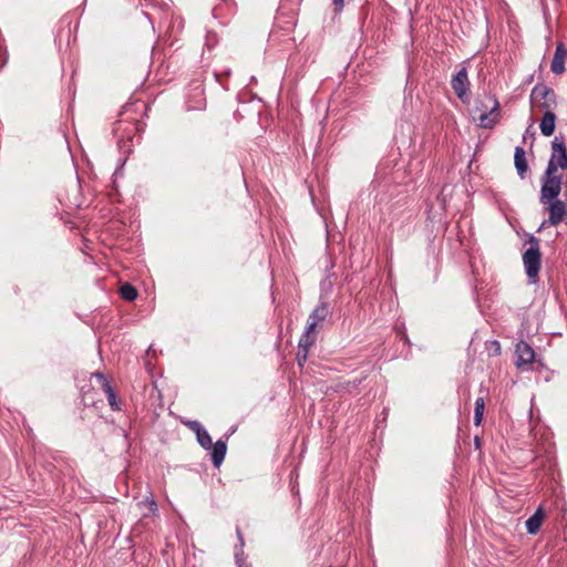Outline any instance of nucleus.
<instances>
[{
  "label": "nucleus",
  "mask_w": 567,
  "mask_h": 567,
  "mask_svg": "<svg viewBox=\"0 0 567 567\" xmlns=\"http://www.w3.org/2000/svg\"><path fill=\"white\" fill-rule=\"evenodd\" d=\"M514 163H515V167L517 169L518 175L522 178H524V176L528 169V165H527V161L525 158V151L520 146H517L515 148Z\"/></svg>",
  "instance_id": "14"
},
{
  "label": "nucleus",
  "mask_w": 567,
  "mask_h": 567,
  "mask_svg": "<svg viewBox=\"0 0 567 567\" xmlns=\"http://www.w3.org/2000/svg\"><path fill=\"white\" fill-rule=\"evenodd\" d=\"M558 168L567 169V153L563 137L556 136L551 142V156L548 161V173L557 172Z\"/></svg>",
  "instance_id": "4"
},
{
  "label": "nucleus",
  "mask_w": 567,
  "mask_h": 567,
  "mask_svg": "<svg viewBox=\"0 0 567 567\" xmlns=\"http://www.w3.org/2000/svg\"><path fill=\"white\" fill-rule=\"evenodd\" d=\"M548 204V219L543 223V227L545 224H549L550 226H557L560 224L565 216H567L566 204L560 199H553Z\"/></svg>",
  "instance_id": "5"
},
{
  "label": "nucleus",
  "mask_w": 567,
  "mask_h": 567,
  "mask_svg": "<svg viewBox=\"0 0 567 567\" xmlns=\"http://www.w3.org/2000/svg\"><path fill=\"white\" fill-rule=\"evenodd\" d=\"M544 519V513L542 508H538L527 520L526 529L529 534L535 535L538 533L540 525Z\"/></svg>",
  "instance_id": "15"
},
{
  "label": "nucleus",
  "mask_w": 567,
  "mask_h": 567,
  "mask_svg": "<svg viewBox=\"0 0 567 567\" xmlns=\"http://www.w3.org/2000/svg\"><path fill=\"white\" fill-rule=\"evenodd\" d=\"M189 427L197 434L198 431L200 432L202 430H204V427L202 426V424L198 422V421H192L189 423Z\"/></svg>",
  "instance_id": "21"
},
{
  "label": "nucleus",
  "mask_w": 567,
  "mask_h": 567,
  "mask_svg": "<svg viewBox=\"0 0 567 567\" xmlns=\"http://www.w3.org/2000/svg\"><path fill=\"white\" fill-rule=\"evenodd\" d=\"M147 504H148V508L152 513H156L157 512V504L154 499H151V501H147Z\"/></svg>",
  "instance_id": "22"
},
{
  "label": "nucleus",
  "mask_w": 567,
  "mask_h": 567,
  "mask_svg": "<svg viewBox=\"0 0 567 567\" xmlns=\"http://www.w3.org/2000/svg\"><path fill=\"white\" fill-rule=\"evenodd\" d=\"M556 115L554 114L553 111H545L544 113V116L542 118V122H540V131H542V134L545 135V136H550L553 135L554 131H555V126H556Z\"/></svg>",
  "instance_id": "12"
},
{
  "label": "nucleus",
  "mask_w": 567,
  "mask_h": 567,
  "mask_svg": "<svg viewBox=\"0 0 567 567\" xmlns=\"http://www.w3.org/2000/svg\"><path fill=\"white\" fill-rule=\"evenodd\" d=\"M93 377L96 379V381L101 385L102 390L106 394L109 404L112 408V410H114V411L120 410V406H118V403L116 400V394H115L114 390L112 389V386L110 385L105 375L103 373L96 372L93 374Z\"/></svg>",
  "instance_id": "9"
},
{
  "label": "nucleus",
  "mask_w": 567,
  "mask_h": 567,
  "mask_svg": "<svg viewBox=\"0 0 567 567\" xmlns=\"http://www.w3.org/2000/svg\"><path fill=\"white\" fill-rule=\"evenodd\" d=\"M316 341V331H310L309 328H306L305 333L301 336L299 340V349L309 350V348Z\"/></svg>",
  "instance_id": "16"
},
{
  "label": "nucleus",
  "mask_w": 567,
  "mask_h": 567,
  "mask_svg": "<svg viewBox=\"0 0 567 567\" xmlns=\"http://www.w3.org/2000/svg\"><path fill=\"white\" fill-rule=\"evenodd\" d=\"M499 104L496 100L493 101V106L491 111L482 112L478 116L480 126L484 128H492L496 122L498 121L499 112H498Z\"/></svg>",
  "instance_id": "10"
},
{
  "label": "nucleus",
  "mask_w": 567,
  "mask_h": 567,
  "mask_svg": "<svg viewBox=\"0 0 567 567\" xmlns=\"http://www.w3.org/2000/svg\"><path fill=\"white\" fill-rule=\"evenodd\" d=\"M567 56V50L563 42L557 43L554 58L550 64V70L555 74H561L565 72V60Z\"/></svg>",
  "instance_id": "8"
},
{
  "label": "nucleus",
  "mask_w": 567,
  "mask_h": 567,
  "mask_svg": "<svg viewBox=\"0 0 567 567\" xmlns=\"http://www.w3.org/2000/svg\"><path fill=\"white\" fill-rule=\"evenodd\" d=\"M494 343H495V346H496V352H499V350H501V346H499V343H498V342H494Z\"/></svg>",
  "instance_id": "25"
},
{
  "label": "nucleus",
  "mask_w": 567,
  "mask_h": 567,
  "mask_svg": "<svg viewBox=\"0 0 567 567\" xmlns=\"http://www.w3.org/2000/svg\"><path fill=\"white\" fill-rule=\"evenodd\" d=\"M561 190V176L557 172L548 173L545 172L542 189H540V202L547 204L553 199H557Z\"/></svg>",
  "instance_id": "3"
},
{
  "label": "nucleus",
  "mask_w": 567,
  "mask_h": 567,
  "mask_svg": "<svg viewBox=\"0 0 567 567\" xmlns=\"http://www.w3.org/2000/svg\"><path fill=\"white\" fill-rule=\"evenodd\" d=\"M196 435L199 445L205 450H210L214 443L208 432L204 429L200 432L198 431Z\"/></svg>",
  "instance_id": "19"
},
{
  "label": "nucleus",
  "mask_w": 567,
  "mask_h": 567,
  "mask_svg": "<svg viewBox=\"0 0 567 567\" xmlns=\"http://www.w3.org/2000/svg\"><path fill=\"white\" fill-rule=\"evenodd\" d=\"M307 358H308V350H303V349H299L298 348L297 360H298V364L300 367L303 365V363L307 361Z\"/></svg>",
  "instance_id": "20"
},
{
  "label": "nucleus",
  "mask_w": 567,
  "mask_h": 567,
  "mask_svg": "<svg viewBox=\"0 0 567 567\" xmlns=\"http://www.w3.org/2000/svg\"><path fill=\"white\" fill-rule=\"evenodd\" d=\"M328 313L329 310L326 305L318 306L309 316L307 328H309L310 331H316V327L327 318Z\"/></svg>",
  "instance_id": "11"
},
{
  "label": "nucleus",
  "mask_w": 567,
  "mask_h": 567,
  "mask_svg": "<svg viewBox=\"0 0 567 567\" xmlns=\"http://www.w3.org/2000/svg\"><path fill=\"white\" fill-rule=\"evenodd\" d=\"M515 353L517 357L516 364L518 368L532 364L535 359V352L533 348L524 341H520L516 344Z\"/></svg>",
  "instance_id": "7"
},
{
  "label": "nucleus",
  "mask_w": 567,
  "mask_h": 567,
  "mask_svg": "<svg viewBox=\"0 0 567 567\" xmlns=\"http://www.w3.org/2000/svg\"><path fill=\"white\" fill-rule=\"evenodd\" d=\"M530 104L532 106H537L543 111H553L556 106V94L550 87L544 84H537L532 90Z\"/></svg>",
  "instance_id": "2"
},
{
  "label": "nucleus",
  "mask_w": 567,
  "mask_h": 567,
  "mask_svg": "<svg viewBox=\"0 0 567 567\" xmlns=\"http://www.w3.org/2000/svg\"><path fill=\"white\" fill-rule=\"evenodd\" d=\"M237 534H238V538L240 540V546H243V544H244L243 536L239 530H237Z\"/></svg>",
  "instance_id": "24"
},
{
  "label": "nucleus",
  "mask_w": 567,
  "mask_h": 567,
  "mask_svg": "<svg viewBox=\"0 0 567 567\" xmlns=\"http://www.w3.org/2000/svg\"><path fill=\"white\" fill-rule=\"evenodd\" d=\"M334 7H336V10L337 11H341L343 6H344V1L343 0H332Z\"/></svg>",
  "instance_id": "23"
},
{
  "label": "nucleus",
  "mask_w": 567,
  "mask_h": 567,
  "mask_svg": "<svg viewBox=\"0 0 567 567\" xmlns=\"http://www.w3.org/2000/svg\"><path fill=\"white\" fill-rule=\"evenodd\" d=\"M210 449L213 450V452H212L213 464L215 467H219L225 458L227 445L224 441L218 440L216 443L213 444V446Z\"/></svg>",
  "instance_id": "13"
},
{
  "label": "nucleus",
  "mask_w": 567,
  "mask_h": 567,
  "mask_svg": "<svg viewBox=\"0 0 567 567\" xmlns=\"http://www.w3.org/2000/svg\"><path fill=\"white\" fill-rule=\"evenodd\" d=\"M451 85L458 99L464 100L467 95L470 81L466 68H462L452 79Z\"/></svg>",
  "instance_id": "6"
},
{
  "label": "nucleus",
  "mask_w": 567,
  "mask_h": 567,
  "mask_svg": "<svg viewBox=\"0 0 567 567\" xmlns=\"http://www.w3.org/2000/svg\"><path fill=\"white\" fill-rule=\"evenodd\" d=\"M121 297L127 301H133L137 297V290L130 284H124L120 288Z\"/></svg>",
  "instance_id": "17"
},
{
  "label": "nucleus",
  "mask_w": 567,
  "mask_h": 567,
  "mask_svg": "<svg viewBox=\"0 0 567 567\" xmlns=\"http://www.w3.org/2000/svg\"><path fill=\"white\" fill-rule=\"evenodd\" d=\"M485 409V402L483 398H477L475 401V410H474V424L480 425L483 420Z\"/></svg>",
  "instance_id": "18"
},
{
  "label": "nucleus",
  "mask_w": 567,
  "mask_h": 567,
  "mask_svg": "<svg viewBox=\"0 0 567 567\" xmlns=\"http://www.w3.org/2000/svg\"><path fill=\"white\" fill-rule=\"evenodd\" d=\"M528 243L529 248L523 254V262L529 281L532 284H536L538 281L542 262L539 240L536 237L530 236Z\"/></svg>",
  "instance_id": "1"
}]
</instances>
